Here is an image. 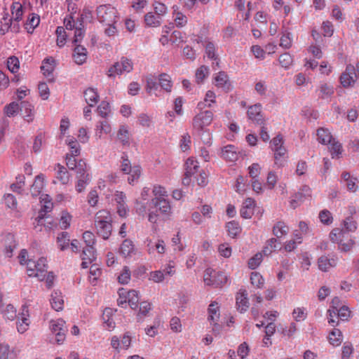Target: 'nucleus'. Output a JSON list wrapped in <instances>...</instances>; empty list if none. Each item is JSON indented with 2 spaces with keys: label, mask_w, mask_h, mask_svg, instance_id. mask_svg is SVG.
Wrapping results in <instances>:
<instances>
[{
  "label": "nucleus",
  "mask_w": 359,
  "mask_h": 359,
  "mask_svg": "<svg viewBox=\"0 0 359 359\" xmlns=\"http://www.w3.org/2000/svg\"><path fill=\"white\" fill-rule=\"evenodd\" d=\"M98 21L105 25H112L116 22V10L110 5H100L96 9Z\"/></svg>",
  "instance_id": "obj_1"
},
{
  "label": "nucleus",
  "mask_w": 359,
  "mask_h": 359,
  "mask_svg": "<svg viewBox=\"0 0 359 359\" xmlns=\"http://www.w3.org/2000/svg\"><path fill=\"white\" fill-rule=\"evenodd\" d=\"M203 280L205 285L217 287L226 283L227 277L223 272L208 268L204 271Z\"/></svg>",
  "instance_id": "obj_2"
},
{
  "label": "nucleus",
  "mask_w": 359,
  "mask_h": 359,
  "mask_svg": "<svg viewBox=\"0 0 359 359\" xmlns=\"http://www.w3.org/2000/svg\"><path fill=\"white\" fill-rule=\"evenodd\" d=\"M50 329L51 332L55 336V341L58 344H62L66 338L67 328L66 323L62 319L50 321Z\"/></svg>",
  "instance_id": "obj_3"
},
{
  "label": "nucleus",
  "mask_w": 359,
  "mask_h": 359,
  "mask_svg": "<svg viewBox=\"0 0 359 359\" xmlns=\"http://www.w3.org/2000/svg\"><path fill=\"white\" fill-rule=\"evenodd\" d=\"M212 119L213 114L211 111H201L194 116L193 127L198 133H201L212 123Z\"/></svg>",
  "instance_id": "obj_4"
},
{
  "label": "nucleus",
  "mask_w": 359,
  "mask_h": 359,
  "mask_svg": "<svg viewBox=\"0 0 359 359\" xmlns=\"http://www.w3.org/2000/svg\"><path fill=\"white\" fill-rule=\"evenodd\" d=\"M149 206L151 208H155L156 212H159L166 218L172 213L170 202L164 197L154 198L150 202Z\"/></svg>",
  "instance_id": "obj_5"
},
{
  "label": "nucleus",
  "mask_w": 359,
  "mask_h": 359,
  "mask_svg": "<svg viewBox=\"0 0 359 359\" xmlns=\"http://www.w3.org/2000/svg\"><path fill=\"white\" fill-rule=\"evenodd\" d=\"M355 78L356 72L354 66L348 65L345 72L340 76L341 83L344 87H348L355 83Z\"/></svg>",
  "instance_id": "obj_6"
},
{
  "label": "nucleus",
  "mask_w": 359,
  "mask_h": 359,
  "mask_svg": "<svg viewBox=\"0 0 359 359\" xmlns=\"http://www.w3.org/2000/svg\"><path fill=\"white\" fill-rule=\"evenodd\" d=\"M262 106L257 104L249 107L248 110V118L258 125H263L264 119L261 113Z\"/></svg>",
  "instance_id": "obj_7"
},
{
  "label": "nucleus",
  "mask_w": 359,
  "mask_h": 359,
  "mask_svg": "<svg viewBox=\"0 0 359 359\" xmlns=\"http://www.w3.org/2000/svg\"><path fill=\"white\" fill-rule=\"evenodd\" d=\"M240 152L232 144H228L222 149V157L226 161L234 162L238 160Z\"/></svg>",
  "instance_id": "obj_8"
},
{
  "label": "nucleus",
  "mask_w": 359,
  "mask_h": 359,
  "mask_svg": "<svg viewBox=\"0 0 359 359\" xmlns=\"http://www.w3.org/2000/svg\"><path fill=\"white\" fill-rule=\"evenodd\" d=\"M75 46L73 55L74 61L77 65H82L87 59V50L81 45L76 44Z\"/></svg>",
  "instance_id": "obj_9"
},
{
  "label": "nucleus",
  "mask_w": 359,
  "mask_h": 359,
  "mask_svg": "<svg viewBox=\"0 0 359 359\" xmlns=\"http://www.w3.org/2000/svg\"><path fill=\"white\" fill-rule=\"evenodd\" d=\"M36 274L35 277H37L40 280H43L46 277L47 273V260L44 257H41L36 262Z\"/></svg>",
  "instance_id": "obj_10"
},
{
  "label": "nucleus",
  "mask_w": 359,
  "mask_h": 359,
  "mask_svg": "<svg viewBox=\"0 0 359 359\" xmlns=\"http://www.w3.org/2000/svg\"><path fill=\"white\" fill-rule=\"evenodd\" d=\"M337 259H329L327 256L323 255L318 259V269L322 271H327L330 268L337 265Z\"/></svg>",
  "instance_id": "obj_11"
},
{
  "label": "nucleus",
  "mask_w": 359,
  "mask_h": 359,
  "mask_svg": "<svg viewBox=\"0 0 359 359\" xmlns=\"http://www.w3.org/2000/svg\"><path fill=\"white\" fill-rule=\"evenodd\" d=\"M236 306L237 309L243 313L246 311L249 307V302L248 299V292L245 290L240 292L236 297Z\"/></svg>",
  "instance_id": "obj_12"
},
{
  "label": "nucleus",
  "mask_w": 359,
  "mask_h": 359,
  "mask_svg": "<svg viewBox=\"0 0 359 359\" xmlns=\"http://www.w3.org/2000/svg\"><path fill=\"white\" fill-rule=\"evenodd\" d=\"M97 229V233L104 240L109 238L112 231L111 224L104 222L103 224H95Z\"/></svg>",
  "instance_id": "obj_13"
},
{
  "label": "nucleus",
  "mask_w": 359,
  "mask_h": 359,
  "mask_svg": "<svg viewBox=\"0 0 359 359\" xmlns=\"http://www.w3.org/2000/svg\"><path fill=\"white\" fill-rule=\"evenodd\" d=\"M44 185V176L40 174L35 177L34 182L31 187V194L34 197L39 195Z\"/></svg>",
  "instance_id": "obj_14"
},
{
  "label": "nucleus",
  "mask_w": 359,
  "mask_h": 359,
  "mask_svg": "<svg viewBox=\"0 0 359 359\" xmlns=\"http://www.w3.org/2000/svg\"><path fill=\"white\" fill-rule=\"evenodd\" d=\"M84 97L89 107L95 106L99 101V95L93 88H88L84 91Z\"/></svg>",
  "instance_id": "obj_15"
},
{
  "label": "nucleus",
  "mask_w": 359,
  "mask_h": 359,
  "mask_svg": "<svg viewBox=\"0 0 359 359\" xmlns=\"http://www.w3.org/2000/svg\"><path fill=\"white\" fill-rule=\"evenodd\" d=\"M20 110L25 119L30 122L33 119V106L28 102L22 101L20 104Z\"/></svg>",
  "instance_id": "obj_16"
},
{
  "label": "nucleus",
  "mask_w": 359,
  "mask_h": 359,
  "mask_svg": "<svg viewBox=\"0 0 359 359\" xmlns=\"http://www.w3.org/2000/svg\"><path fill=\"white\" fill-rule=\"evenodd\" d=\"M274 151L275 163L279 167L283 166L286 156V149L284 147L271 148Z\"/></svg>",
  "instance_id": "obj_17"
},
{
  "label": "nucleus",
  "mask_w": 359,
  "mask_h": 359,
  "mask_svg": "<svg viewBox=\"0 0 359 359\" xmlns=\"http://www.w3.org/2000/svg\"><path fill=\"white\" fill-rule=\"evenodd\" d=\"M50 304L52 308L57 311L63 309L64 300L60 292H54L51 294Z\"/></svg>",
  "instance_id": "obj_18"
},
{
  "label": "nucleus",
  "mask_w": 359,
  "mask_h": 359,
  "mask_svg": "<svg viewBox=\"0 0 359 359\" xmlns=\"http://www.w3.org/2000/svg\"><path fill=\"white\" fill-rule=\"evenodd\" d=\"M56 167L57 168L56 175L57 179L60 180L62 184H68L69 182L70 175L67 168L60 163H57Z\"/></svg>",
  "instance_id": "obj_19"
},
{
  "label": "nucleus",
  "mask_w": 359,
  "mask_h": 359,
  "mask_svg": "<svg viewBox=\"0 0 359 359\" xmlns=\"http://www.w3.org/2000/svg\"><path fill=\"white\" fill-rule=\"evenodd\" d=\"M185 172L187 175H194L199 172V165L197 161L189 158L185 163Z\"/></svg>",
  "instance_id": "obj_20"
},
{
  "label": "nucleus",
  "mask_w": 359,
  "mask_h": 359,
  "mask_svg": "<svg viewBox=\"0 0 359 359\" xmlns=\"http://www.w3.org/2000/svg\"><path fill=\"white\" fill-rule=\"evenodd\" d=\"M318 140L320 143L323 144H327L331 143L333 137L328 130L325 128H319L317 130Z\"/></svg>",
  "instance_id": "obj_21"
},
{
  "label": "nucleus",
  "mask_w": 359,
  "mask_h": 359,
  "mask_svg": "<svg viewBox=\"0 0 359 359\" xmlns=\"http://www.w3.org/2000/svg\"><path fill=\"white\" fill-rule=\"evenodd\" d=\"M15 247L16 244L13 235L8 234L6 237L5 255L7 257H11L13 256V251Z\"/></svg>",
  "instance_id": "obj_22"
},
{
  "label": "nucleus",
  "mask_w": 359,
  "mask_h": 359,
  "mask_svg": "<svg viewBox=\"0 0 359 359\" xmlns=\"http://www.w3.org/2000/svg\"><path fill=\"white\" fill-rule=\"evenodd\" d=\"M216 302H212L208 307V320L210 322H217L219 318V306Z\"/></svg>",
  "instance_id": "obj_23"
},
{
  "label": "nucleus",
  "mask_w": 359,
  "mask_h": 359,
  "mask_svg": "<svg viewBox=\"0 0 359 359\" xmlns=\"http://www.w3.org/2000/svg\"><path fill=\"white\" fill-rule=\"evenodd\" d=\"M215 81L217 86L224 88L226 90L230 89L231 85L228 81V76L224 72H219L215 77Z\"/></svg>",
  "instance_id": "obj_24"
},
{
  "label": "nucleus",
  "mask_w": 359,
  "mask_h": 359,
  "mask_svg": "<svg viewBox=\"0 0 359 359\" xmlns=\"http://www.w3.org/2000/svg\"><path fill=\"white\" fill-rule=\"evenodd\" d=\"M144 21L147 25L149 27H158L161 23V17L149 12L145 15Z\"/></svg>",
  "instance_id": "obj_25"
},
{
  "label": "nucleus",
  "mask_w": 359,
  "mask_h": 359,
  "mask_svg": "<svg viewBox=\"0 0 359 359\" xmlns=\"http://www.w3.org/2000/svg\"><path fill=\"white\" fill-rule=\"evenodd\" d=\"M11 13L15 21L19 22L22 20L23 15V7L19 2H14L11 6Z\"/></svg>",
  "instance_id": "obj_26"
},
{
  "label": "nucleus",
  "mask_w": 359,
  "mask_h": 359,
  "mask_svg": "<svg viewBox=\"0 0 359 359\" xmlns=\"http://www.w3.org/2000/svg\"><path fill=\"white\" fill-rule=\"evenodd\" d=\"M25 311L27 313L28 310L27 306H23L22 313V316L21 318V321L18 320L17 322V330L21 334L24 333L28 329L29 327V320L25 316Z\"/></svg>",
  "instance_id": "obj_27"
},
{
  "label": "nucleus",
  "mask_w": 359,
  "mask_h": 359,
  "mask_svg": "<svg viewBox=\"0 0 359 359\" xmlns=\"http://www.w3.org/2000/svg\"><path fill=\"white\" fill-rule=\"evenodd\" d=\"M228 234L232 238L236 237L241 232V227L236 221H231L226 224Z\"/></svg>",
  "instance_id": "obj_28"
},
{
  "label": "nucleus",
  "mask_w": 359,
  "mask_h": 359,
  "mask_svg": "<svg viewBox=\"0 0 359 359\" xmlns=\"http://www.w3.org/2000/svg\"><path fill=\"white\" fill-rule=\"evenodd\" d=\"M55 60L52 57L46 58L43 61L41 69L45 76H49L54 70Z\"/></svg>",
  "instance_id": "obj_29"
},
{
  "label": "nucleus",
  "mask_w": 359,
  "mask_h": 359,
  "mask_svg": "<svg viewBox=\"0 0 359 359\" xmlns=\"http://www.w3.org/2000/svg\"><path fill=\"white\" fill-rule=\"evenodd\" d=\"M69 235L67 232L60 233L57 238V243L61 250H65L69 245Z\"/></svg>",
  "instance_id": "obj_30"
},
{
  "label": "nucleus",
  "mask_w": 359,
  "mask_h": 359,
  "mask_svg": "<svg viewBox=\"0 0 359 359\" xmlns=\"http://www.w3.org/2000/svg\"><path fill=\"white\" fill-rule=\"evenodd\" d=\"M104 222H111L110 213L105 210L98 211L95 217V224H103Z\"/></svg>",
  "instance_id": "obj_31"
},
{
  "label": "nucleus",
  "mask_w": 359,
  "mask_h": 359,
  "mask_svg": "<svg viewBox=\"0 0 359 359\" xmlns=\"http://www.w3.org/2000/svg\"><path fill=\"white\" fill-rule=\"evenodd\" d=\"M329 341L334 346H339L342 341L341 332L338 329H334L330 334Z\"/></svg>",
  "instance_id": "obj_32"
},
{
  "label": "nucleus",
  "mask_w": 359,
  "mask_h": 359,
  "mask_svg": "<svg viewBox=\"0 0 359 359\" xmlns=\"http://www.w3.org/2000/svg\"><path fill=\"white\" fill-rule=\"evenodd\" d=\"M134 251V245L130 240L126 239L121 244L120 252L124 257L130 256Z\"/></svg>",
  "instance_id": "obj_33"
},
{
  "label": "nucleus",
  "mask_w": 359,
  "mask_h": 359,
  "mask_svg": "<svg viewBox=\"0 0 359 359\" xmlns=\"http://www.w3.org/2000/svg\"><path fill=\"white\" fill-rule=\"evenodd\" d=\"M215 94L212 90H208L204 99V102H199L198 104V107L199 109H203L205 107H210L211 103H214L215 102Z\"/></svg>",
  "instance_id": "obj_34"
},
{
  "label": "nucleus",
  "mask_w": 359,
  "mask_h": 359,
  "mask_svg": "<svg viewBox=\"0 0 359 359\" xmlns=\"http://www.w3.org/2000/svg\"><path fill=\"white\" fill-rule=\"evenodd\" d=\"M288 227L283 222H277L273 228V233L277 238H280L288 232Z\"/></svg>",
  "instance_id": "obj_35"
},
{
  "label": "nucleus",
  "mask_w": 359,
  "mask_h": 359,
  "mask_svg": "<svg viewBox=\"0 0 359 359\" xmlns=\"http://www.w3.org/2000/svg\"><path fill=\"white\" fill-rule=\"evenodd\" d=\"M159 84L163 89L167 92H170L172 88V82L170 76L167 74H161L159 76Z\"/></svg>",
  "instance_id": "obj_36"
},
{
  "label": "nucleus",
  "mask_w": 359,
  "mask_h": 359,
  "mask_svg": "<svg viewBox=\"0 0 359 359\" xmlns=\"http://www.w3.org/2000/svg\"><path fill=\"white\" fill-rule=\"evenodd\" d=\"M151 310V304L147 302H142L140 304V311L137 315V320L138 322H142L144 318L147 316L149 311Z\"/></svg>",
  "instance_id": "obj_37"
},
{
  "label": "nucleus",
  "mask_w": 359,
  "mask_h": 359,
  "mask_svg": "<svg viewBox=\"0 0 359 359\" xmlns=\"http://www.w3.org/2000/svg\"><path fill=\"white\" fill-rule=\"evenodd\" d=\"M138 292L132 290L128 292V302L132 309H136L138 306Z\"/></svg>",
  "instance_id": "obj_38"
},
{
  "label": "nucleus",
  "mask_w": 359,
  "mask_h": 359,
  "mask_svg": "<svg viewBox=\"0 0 359 359\" xmlns=\"http://www.w3.org/2000/svg\"><path fill=\"white\" fill-rule=\"evenodd\" d=\"M39 17L37 15L32 14L31 18H29L25 24V29L29 33H32L35 27L39 24Z\"/></svg>",
  "instance_id": "obj_39"
},
{
  "label": "nucleus",
  "mask_w": 359,
  "mask_h": 359,
  "mask_svg": "<svg viewBox=\"0 0 359 359\" xmlns=\"http://www.w3.org/2000/svg\"><path fill=\"white\" fill-rule=\"evenodd\" d=\"M96 130V136L99 138L102 137L103 133H109L111 131V126L106 121H100L97 123Z\"/></svg>",
  "instance_id": "obj_40"
},
{
  "label": "nucleus",
  "mask_w": 359,
  "mask_h": 359,
  "mask_svg": "<svg viewBox=\"0 0 359 359\" xmlns=\"http://www.w3.org/2000/svg\"><path fill=\"white\" fill-rule=\"evenodd\" d=\"M251 284L257 288H262L264 280L262 276L258 272H252L250 276Z\"/></svg>",
  "instance_id": "obj_41"
},
{
  "label": "nucleus",
  "mask_w": 359,
  "mask_h": 359,
  "mask_svg": "<svg viewBox=\"0 0 359 359\" xmlns=\"http://www.w3.org/2000/svg\"><path fill=\"white\" fill-rule=\"evenodd\" d=\"M118 139L123 145L129 143V132L125 126H121L117 133Z\"/></svg>",
  "instance_id": "obj_42"
},
{
  "label": "nucleus",
  "mask_w": 359,
  "mask_h": 359,
  "mask_svg": "<svg viewBox=\"0 0 359 359\" xmlns=\"http://www.w3.org/2000/svg\"><path fill=\"white\" fill-rule=\"evenodd\" d=\"M96 258L95 250L93 246H86L83 248L81 255L82 259H88V261H93Z\"/></svg>",
  "instance_id": "obj_43"
},
{
  "label": "nucleus",
  "mask_w": 359,
  "mask_h": 359,
  "mask_svg": "<svg viewBox=\"0 0 359 359\" xmlns=\"http://www.w3.org/2000/svg\"><path fill=\"white\" fill-rule=\"evenodd\" d=\"M330 147H329L330 151L332 158L334 156L339 157V155L341 154V144L336 141L334 138L332 139L331 143H329Z\"/></svg>",
  "instance_id": "obj_44"
},
{
  "label": "nucleus",
  "mask_w": 359,
  "mask_h": 359,
  "mask_svg": "<svg viewBox=\"0 0 359 359\" xmlns=\"http://www.w3.org/2000/svg\"><path fill=\"white\" fill-rule=\"evenodd\" d=\"M74 169L76 170V177L90 176L87 172V165L83 160H80Z\"/></svg>",
  "instance_id": "obj_45"
},
{
  "label": "nucleus",
  "mask_w": 359,
  "mask_h": 359,
  "mask_svg": "<svg viewBox=\"0 0 359 359\" xmlns=\"http://www.w3.org/2000/svg\"><path fill=\"white\" fill-rule=\"evenodd\" d=\"M7 66L8 69L12 73L17 72L20 68V62L18 58L15 56H11L8 57L7 61Z\"/></svg>",
  "instance_id": "obj_46"
},
{
  "label": "nucleus",
  "mask_w": 359,
  "mask_h": 359,
  "mask_svg": "<svg viewBox=\"0 0 359 359\" xmlns=\"http://www.w3.org/2000/svg\"><path fill=\"white\" fill-rule=\"evenodd\" d=\"M77 183L76 185V189L79 193L82 192L86 189V187L89 184L90 181V176H85L82 177H76Z\"/></svg>",
  "instance_id": "obj_47"
},
{
  "label": "nucleus",
  "mask_w": 359,
  "mask_h": 359,
  "mask_svg": "<svg viewBox=\"0 0 359 359\" xmlns=\"http://www.w3.org/2000/svg\"><path fill=\"white\" fill-rule=\"evenodd\" d=\"M277 239L272 238L267 241L266 245L263 249V253L264 255H270L273 250H276L278 248L276 245Z\"/></svg>",
  "instance_id": "obj_48"
},
{
  "label": "nucleus",
  "mask_w": 359,
  "mask_h": 359,
  "mask_svg": "<svg viewBox=\"0 0 359 359\" xmlns=\"http://www.w3.org/2000/svg\"><path fill=\"white\" fill-rule=\"evenodd\" d=\"M130 280V271L128 266H124L121 273L118 276V280L121 284H127Z\"/></svg>",
  "instance_id": "obj_49"
},
{
  "label": "nucleus",
  "mask_w": 359,
  "mask_h": 359,
  "mask_svg": "<svg viewBox=\"0 0 359 359\" xmlns=\"http://www.w3.org/2000/svg\"><path fill=\"white\" fill-rule=\"evenodd\" d=\"M279 62L284 68H288L292 63V57L288 53H285L280 55Z\"/></svg>",
  "instance_id": "obj_50"
},
{
  "label": "nucleus",
  "mask_w": 359,
  "mask_h": 359,
  "mask_svg": "<svg viewBox=\"0 0 359 359\" xmlns=\"http://www.w3.org/2000/svg\"><path fill=\"white\" fill-rule=\"evenodd\" d=\"M20 109V104L15 102H13L5 107V113L8 116H14Z\"/></svg>",
  "instance_id": "obj_51"
},
{
  "label": "nucleus",
  "mask_w": 359,
  "mask_h": 359,
  "mask_svg": "<svg viewBox=\"0 0 359 359\" xmlns=\"http://www.w3.org/2000/svg\"><path fill=\"white\" fill-rule=\"evenodd\" d=\"M262 261V254L260 252L257 253L253 256L252 258H250L248 261V266L249 268L252 269H256L259 264H261Z\"/></svg>",
  "instance_id": "obj_52"
},
{
  "label": "nucleus",
  "mask_w": 359,
  "mask_h": 359,
  "mask_svg": "<svg viewBox=\"0 0 359 359\" xmlns=\"http://www.w3.org/2000/svg\"><path fill=\"white\" fill-rule=\"evenodd\" d=\"M344 234L345 232L343 230L339 229H334L331 231L330 238L333 243H339L340 240H341V238L344 236Z\"/></svg>",
  "instance_id": "obj_53"
},
{
  "label": "nucleus",
  "mask_w": 359,
  "mask_h": 359,
  "mask_svg": "<svg viewBox=\"0 0 359 359\" xmlns=\"http://www.w3.org/2000/svg\"><path fill=\"white\" fill-rule=\"evenodd\" d=\"M209 68L205 65L201 66L196 72V79L198 83L202 82L208 75Z\"/></svg>",
  "instance_id": "obj_54"
},
{
  "label": "nucleus",
  "mask_w": 359,
  "mask_h": 359,
  "mask_svg": "<svg viewBox=\"0 0 359 359\" xmlns=\"http://www.w3.org/2000/svg\"><path fill=\"white\" fill-rule=\"evenodd\" d=\"M4 316L8 320H13L16 318V310L12 304H8L3 311Z\"/></svg>",
  "instance_id": "obj_55"
},
{
  "label": "nucleus",
  "mask_w": 359,
  "mask_h": 359,
  "mask_svg": "<svg viewBox=\"0 0 359 359\" xmlns=\"http://www.w3.org/2000/svg\"><path fill=\"white\" fill-rule=\"evenodd\" d=\"M55 32L57 36V44L59 46H62L66 40L65 28L63 27H57Z\"/></svg>",
  "instance_id": "obj_56"
},
{
  "label": "nucleus",
  "mask_w": 359,
  "mask_h": 359,
  "mask_svg": "<svg viewBox=\"0 0 359 359\" xmlns=\"http://www.w3.org/2000/svg\"><path fill=\"white\" fill-rule=\"evenodd\" d=\"M97 111L102 118H106L110 111L109 104L107 102L102 101L98 106Z\"/></svg>",
  "instance_id": "obj_57"
},
{
  "label": "nucleus",
  "mask_w": 359,
  "mask_h": 359,
  "mask_svg": "<svg viewBox=\"0 0 359 359\" xmlns=\"http://www.w3.org/2000/svg\"><path fill=\"white\" fill-rule=\"evenodd\" d=\"M353 352V347L351 342L344 343L342 348L341 359H348Z\"/></svg>",
  "instance_id": "obj_58"
},
{
  "label": "nucleus",
  "mask_w": 359,
  "mask_h": 359,
  "mask_svg": "<svg viewBox=\"0 0 359 359\" xmlns=\"http://www.w3.org/2000/svg\"><path fill=\"white\" fill-rule=\"evenodd\" d=\"M280 46L285 49H288L292 46L291 33L286 32L283 34L280 38Z\"/></svg>",
  "instance_id": "obj_59"
},
{
  "label": "nucleus",
  "mask_w": 359,
  "mask_h": 359,
  "mask_svg": "<svg viewBox=\"0 0 359 359\" xmlns=\"http://www.w3.org/2000/svg\"><path fill=\"white\" fill-rule=\"evenodd\" d=\"M260 166L258 163H252L249 168V175L253 180H257L260 174Z\"/></svg>",
  "instance_id": "obj_60"
},
{
  "label": "nucleus",
  "mask_w": 359,
  "mask_h": 359,
  "mask_svg": "<svg viewBox=\"0 0 359 359\" xmlns=\"http://www.w3.org/2000/svg\"><path fill=\"white\" fill-rule=\"evenodd\" d=\"M319 218L321 222L325 224H330L332 222V217L331 213L327 210H323L320 212Z\"/></svg>",
  "instance_id": "obj_61"
},
{
  "label": "nucleus",
  "mask_w": 359,
  "mask_h": 359,
  "mask_svg": "<svg viewBox=\"0 0 359 359\" xmlns=\"http://www.w3.org/2000/svg\"><path fill=\"white\" fill-rule=\"evenodd\" d=\"M72 217L67 212H62L60 220V226L62 229H66L70 226Z\"/></svg>",
  "instance_id": "obj_62"
},
{
  "label": "nucleus",
  "mask_w": 359,
  "mask_h": 359,
  "mask_svg": "<svg viewBox=\"0 0 359 359\" xmlns=\"http://www.w3.org/2000/svg\"><path fill=\"white\" fill-rule=\"evenodd\" d=\"M122 73L123 70L121 69V63L117 62L109 69L107 75L109 77H114L115 74L119 75Z\"/></svg>",
  "instance_id": "obj_63"
},
{
  "label": "nucleus",
  "mask_w": 359,
  "mask_h": 359,
  "mask_svg": "<svg viewBox=\"0 0 359 359\" xmlns=\"http://www.w3.org/2000/svg\"><path fill=\"white\" fill-rule=\"evenodd\" d=\"M123 72H130L133 69V62L127 57H121L120 62Z\"/></svg>",
  "instance_id": "obj_64"
}]
</instances>
